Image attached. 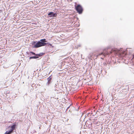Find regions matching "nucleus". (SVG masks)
I'll return each mask as SVG.
<instances>
[{"mask_svg":"<svg viewBox=\"0 0 134 134\" xmlns=\"http://www.w3.org/2000/svg\"><path fill=\"white\" fill-rule=\"evenodd\" d=\"M134 58V55H133V58Z\"/></svg>","mask_w":134,"mask_h":134,"instance_id":"15","label":"nucleus"},{"mask_svg":"<svg viewBox=\"0 0 134 134\" xmlns=\"http://www.w3.org/2000/svg\"><path fill=\"white\" fill-rule=\"evenodd\" d=\"M77 106V107L78 108V109H79V107L78 106Z\"/></svg>","mask_w":134,"mask_h":134,"instance_id":"14","label":"nucleus"},{"mask_svg":"<svg viewBox=\"0 0 134 134\" xmlns=\"http://www.w3.org/2000/svg\"><path fill=\"white\" fill-rule=\"evenodd\" d=\"M74 6L75 7V5H74Z\"/></svg>","mask_w":134,"mask_h":134,"instance_id":"16","label":"nucleus"},{"mask_svg":"<svg viewBox=\"0 0 134 134\" xmlns=\"http://www.w3.org/2000/svg\"><path fill=\"white\" fill-rule=\"evenodd\" d=\"M43 54V53H40V54H37L38 55V56H40L42 55Z\"/></svg>","mask_w":134,"mask_h":134,"instance_id":"9","label":"nucleus"},{"mask_svg":"<svg viewBox=\"0 0 134 134\" xmlns=\"http://www.w3.org/2000/svg\"><path fill=\"white\" fill-rule=\"evenodd\" d=\"M119 55H120V57H123L124 56L125 54H124V53H122V54H121L120 53H119Z\"/></svg>","mask_w":134,"mask_h":134,"instance_id":"8","label":"nucleus"},{"mask_svg":"<svg viewBox=\"0 0 134 134\" xmlns=\"http://www.w3.org/2000/svg\"><path fill=\"white\" fill-rule=\"evenodd\" d=\"M102 58V59H103V58Z\"/></svg>","mask_w":134,"mask_h":134,"instance_id":"17","label":"nucleus"},{"mask_svg":"<svg viewBox=\"0 0 134 134\" xmlns=\"http://www.w3.org/2000/svg\"><path fill=\"white\" fill-rule=\"evenodd\" d=\"M76 10L79 14H81L82 12L83 9L80 5H78L76 7Z\"/></svg>","mask_w":134,"mask_h":134,"instance_id":"2","label":"nucleus"},{"mask_svg":"<svg viewBox=\"0 0 134 134\" xmlns=\"http://www.w3.org/2000/svg\"><path fill=\"white\" fill-rule=\"evenodd\" d=\"M13 132L10 130L8 131H7L4 134H10Z\"/></svg>","mask_w":134,"mask_h":134,"instance_id":"7","label":"nucleus"},{"mask_svg":"<svg viewBox=\"0 0 134 134\" xmlns=\"http://www.w3.org/2000/svg\"><path fill=\"white\" fill-rule=\"evenodd\" d=\"M48 15L50 17H56L57 14L56 13H54L53 12H49L48 14Z\"/></svg>","mask_w":134,"mask_h":134,"instance_id":"4","label":"nucleus"},{"mask_svg":"<svg viewBox=\"0 0 134 134\" xmlns=\"http://www.w3.org/2000/svg\"><path fill=\"white\" fill-rule=\"evenodd\" d=\"M80 26V24H77L76 25V26Z\"/></svg>","mask_w":134,"mask_h":134,"instance_id":"11","label":"nucleus"},{"mask_svg":"<svg viewBox=\"0 0 134 134\" xmlns=\"http://www.w3.org/2000/svg\"><path fill=\"white\" fill-rule=\"evenodd\" d=\"M16 126V125L15 124H14L13 125H12L11 126V129L10 130L13 132V130L15 128Z\"/></svg>","mask_w":134,"mask_h":134,"instance_id":"5","label":"nucleus"},{"mask_svg":"<svg viewBox=\"0 0 134 134\" xmlns=\"http://www.w3.org/2000/svg\"><path fill=\"white\" fill-rule=\"evenodd\" d=\"M115 51V49H113L111 50V51H110V52L109 53L108 52H104V51H103V52L101 53H99V54H98V55H97L98 56V55H101L102 54H103V55H104V56H105V55H108L109 53H113L114 51Z\"/></svg>","mask_w":134,"mask_h":134,"instance_id":"3","label":"nucleus"},{"mask_svg":"<svg viewBox=\"0 0 134 134\" xmlns=\"http://www.w3.org/2000/svg\"><path fill=\"white\" fill-rule=\"evenodd\" d=\"M46 39H41L38 42L34 41L32 43L33 47L35 48H38L46 45L47 43L45 42H47Z\"/></svg>","mask_w":134,"mask_h":134,"instance_id":"1","label":"nucleus"},{"mask_svg":"<svg viewBox=\"0 0 134 134\" xmlns=\"http://www.w3.org/2000/svg\"><path fill=\"white\" fill-rule=\"evenodd\" d=\"M50 83V82H49V81H48V82L47 83V84H48V85H49Z\"/></svg>","mask_w":134,"mask_h":134,"instance_id":"13","label":"nucleus"},{"mask_svg":"<svg viewBox=\"0 0 134 134\" xmlns=\"http://www.w3.org/2000/svg\"><path fill=\"white\" fill-rule=\"evenodd\" d=\"M51 78L50 77H49L48 78V81H49L51 80Z\"/></svg>","mask_w":134,"mask_h":134,"instance_id":"10","label":"nucleus"},{"mask_svg":"<svg viewBox=\"0 0 134 134\" xmlns=\"http://www.w3.org/2000/svg\"><path fill=\"white\" fill-rule=\"evenodd\" d=\"M30 53H32V54H34V55L35 54V53L33 52H31Z\"/></svg>","mask_w":134,"mask_h":134,"instance_id":"12","label":"nucleus"},{"mask_svg":"<svg viewBox=\"0 0 134 134\" xmlns=\"http://www.w3.org/2000/svg\"><path fill=\"white\" fill-rule=\"evenodd\" d=\"M38 58V55L37 54H36L35 56L30 57L29 58V59H36Z\"/></svg>","mask_w":134,"mask_h":134,"instance_id":"6","label":"nucleus"}]
</instances>
